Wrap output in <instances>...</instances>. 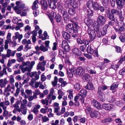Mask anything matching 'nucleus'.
<instances>
[{
  "label": "nucleus",
  "instance_id": "obj_7",
  "mask_svg": "<svg viewBox=\"0 0 125 125\" xmlns=\"http://www.w3.org/2000/svg\"><path fill=\"white\" fill-rule=\"evenodd\" d=\"M90 115L91 117H95L97 119L100 118L101 116L100 113L97 111H92L90 112Z\"/></svg>",
  "mask_w": 125,
  "mask_h": 125
},
{
  "label": "nucleus",
  "instance_id": "obj_42",
  "mask_svg": "<svg viewBox=\"0 0 125 125\" xmlns=\"http://www.w3.org/2000/svg\"><path fill=\"white\" fill-rule=\"evenodd\" d=\"M38 3L37 0H36L34 1L33 3L32 7V9H36L38 8V5L37 4Z\"/></svg>",
  "mask_w": 125,
  "mask_h": 125
},
{
  "label": "nucleus",
  "instance_id": "obj_1",
  "mask_svg": "<svg viewBox=\"0 0 125 125\" xmlns=\"http://www.w3.org/2000/svg\"><path fill=\"white\" fill-rule=\"evenodd\" d=\"M106 21L105 17L101 15L99 16L97 18V23H95L94 26V29L99 32V29L100 26L104 24Z\"/></svg>",
  "mask_w": 125,
  "mask_h": 125
},
{
  "label": "nucleus",
  "instance_id": "obj_49",
  "mask_svg": "<svg viewBox=\"0 0 125 125\" xmlns=\"http://www.w3.org/2000/svg\"><path fill=\"white\" fill-rule=\"evenodd\" d=\"M75 27H73L74 31L76 32H78L79 29L80 28V27L78 26L77 23H75L74 24Z\"/></svg>",
  "mask_w": 125,
  "mask_h": 125
},
{
  "label": "nucleus",
  "instance_id": "obj_33",
  "mask_svg": "<svg viewBox=\"0 0 125 125\" xmlns=\"http://www.w3.org/2000/svg\"><path fill=\"white\" fill-rule=\"evenodd\" d=\"M15 36L18 39L19 42H20L21 39L23 37L22 35L21 34H20L18 32H16L14 33Z\"/></svg>",
  "mask_w": 125,
  "mask_h": 125
},
{
  "label": "nucleus",
  "instance_id": "obj_62",
  "mask_svg": "<svg viewBox=\"0 0 125 125\" xmlns=\"http://www.w3.org/2000/svg\"><path fill=\"white\" fill-rule=\"evenodd\" d=\"M86 46L85 45H83L80 46V50L84 52H85L86 50Z\"/></svg>",
  "mask_w": 125,
  "mask_h": 125
},
{
  "label": "nucleus",
  "instance_id": "obj_13",
  "mask_svg": "<svg viewBox=\"0 0 125 125\" xmlns=\"http://www.w3.org/2000/svg\"><path fill=\"white\" fill-rule=\"evenodd\" d=\"M99 90L98 91V94L99 95V98L101 101L102 102H104L105 100V95L102 92L100 91V88H99Z\"/></svg>",
  "mask_w": 125,
  "mask_h": 125
},
{
  "label": "nucleus",
  "instance_id": "obj_12",
  "mask_svg": "<svg viewBox=\"0 0 125 125\" xmlns=\"http://www.w3.org/2000/svg\"><path fill=\"white\" fill-rule=\"evenodd\" d=\"M61 12L62 14L64 20L68 21L69 19V16L66 10L65 9L62 10Z\"/></svg>",
  "mask_w": 125,
  "mask_h": 125
},
{
  "label": "nucleus",
  "instance_id": "obj_34",
  "mask_svg": "<svg viewBox=\"0 0 125 125\" xmlns=\"http://www.w3.org/2000/svg\"><path fill=\"white\" fill-rule=\"evenodd\" d=\"M60 108V107H54V112L55 113H56V115H61Z\"/></svg>",
  "mask_w": 125,
  "mask_h": 125
},
{
  "label": "nucleus",
  "instance_id": "obj_46",
  "mask_svg": "<svg viewBox=\"0 0 125 125\" xmlns=\"http://www.w3.org/2000/svg\"><path fill=\"white\" fill-rule=\"evenodd\" d=\"M41 50L43 52L47 51L48 50V48L46 46H44L42 45H41Z\"/></svg>",
  "mask_w": 125,
  "mask_h": 125
},
{
  "label": "nucleus",
  "instance_id": "obj_15",
  "mask_svg": "<svg viewBox=\"0 0 125 125\" xmlns=\"http://www.w3.org/2000/svg\"><path fill=\"white\" fill-rule=\"evenodd\" d=\"M8 81L6 78L0 80V87L1 88L5 87L8 83Z\"/></svg>",
  "mask_w": 125,
  "mask_h": 125
},
{
  "label": "nucleus",
  "instance_id": "obj_38",
  "mask_svg": "<svg viewBox=\"0 0 125 125\" xmlns=\"http://www.w3.org/2000/svg\"><path fill=\"white\" fill-rule=\"evenodd\" d=\"M93 2L92 0L88 1L86 3V5L88 8H90L92 7Z\"/></svg>",
  "mask_w": 125,
  "mask_h": 125
},
{
  "label": "nucleus",
  "instance_id": "obj_52",
  "mask_svg": "<svg viewBox=\"0 0 125 125\" xmlns=\"http://www.w3.org/2000/svg\"><path fill=\"white\" fill-rule=\"evenodd\" d=\"M48 5L47 2L46 1H43L42 4V7L45 9H46L47 8Z\"/></svg>",
  "mask_w": 125,
  "mask_h": 125
},
{
  "label": "nucleus",
  "instance_id": "obj_17",
  "mask_svg": "<svg viewBox=\"0 0 125 125\" xmlns=\"http://www.w3.org/2000/svg\"><path fill=\"white\" fill-rule=\"evenodd\" d=\"M84 22L88 27L92 25L93 23V21L88 18H86L84 19Z\"/></svg>",
  "mask_w": 125,
  "mask_h": 125
},
{
  "label": "nucleus",
  "instance_id": "obj_5",
  "mask_svg": "<svg viewBox=\"0 0 125 125\" xmlns=\"http://www.w3.org/2000/svg\"><path fill=\"white\" fill-rule=\"evenodd\" d=\"M102 107L104 109L108 111L113 110L115 107L110 104L104 103L102 105Z\"/></svg>",
  "mask_w": 125,
  "mask_h": 125
},
{
  "label": "nucleus",
  "instance_id": "obj_45",
  "mask_svg": "<svg viewBox=\"0 0 125 125\" xmlns=\"http://www.w3.org/2000/svg\"><path fill=\"white\" fill-rule=\"evenodd\" d=\"M86 51H87L88 53L91 54H92L93 53V49H92L91 45L88 46Z\"/></svg>",
  "mask_w": 125,
  "mask_h": 125
},
{
  "label": "nucleus",
  "instance_id": "obj_37",
  "mask_svg": "<svg viewBox=\"0 0 125 125\" xmlns=\"http://www.w3.org/2000/svg\"><path fill=\"white\" fill-rule=\"evenodd\" d=\"M58 99L60 100L62 98V96L64 94L62 91L60 90H59L58 91Z\"/></svg>",
  "mask_w": 125,
  "mask_h": 125
},
{
  "label": "nucleus",
  "instance_id": "obj_57",
  "mask_svg": "<svg viewBox=\"0 0 125 125\" xmlns=\"http://www.w3.org/2000/svg\"><path fill=\"white\" fill-rule=\"evenodd\" d=\"M41 103L43 104H45L47 106L48 105V101L47 99H43L41 101Z\"/></svg>",
  "mask_w": 125,
  "mask_h": 125
},
{
  "label": "nucleus",
  "instance_id": "obj_40",
  "mask_svg": "<svg viewBox=\"0 0 125 125\" xmlns=\"http://www.w3.org/2000/svg\"><path fill=\"white\" fill-rule=\"evenodd\" d=\"M118 85V83H113L110 86V89H115L117 87Z\"/></svg>",
  "mask_w": 125,
  "mask_h": 125
},
{
  "label": "nucleus",
  "instance_id": "obj_8",
  "mask_svg": "<svg viewBox=\"0 0 125 125\" xmlns=\"http://www.w3.org/2000/svg\"><path fill=\"white\" fill-rule=\"evenodd\" d=\"M87 93V91L86 90L83 89H82L79 93V94L82 97L80 98V100L83 103H84V100L83 98L86 97Z\"/></svg>",
  "mask_w": 125,
  "mask_h": 125
},
{
  "label": "nucleus",
  "instance_id": "obj_3",
  "mask_svg": "<svg viewBox=\"0 0 125 125\" xmlns=\"http://www.w3.org/2000/svg\"><path fill=\"white\" fill-rule=\"evenodd\" d=\"M66 8H68L71 7L73 8H76L78 7L77 4L74 0H69L66 1L64 4Z\"/></svg>",
  "mask_w": 125,
  "mask_h": 125
},
{
  "label": "nucleus",
  "instance_id": "obj_23",
  "mask_svg": "<svg viewBox=\"0 0 125 125\" xmlns=\"http://www.w3.org/2000/svg\"><path fill=\"white\" fill-rule=\"evenodd\" d=\"M48 1L49 5L51 8L53 9L55 8L56 7L55 4L56 2L51 1V0H49Z\"/></svg>",
  "mask_w": 125,
  "mask_h": 125
},
{
  "label": "nucleus",
  "instance_id": "obj_41",
  "mask_svg": "<svg viewBox=\"0 0 125 125\" xmlns=\"http://www.w3.org/2000/svg\"><path fill=\"white\" fill-rule=\"evenodd\" d=\"M104 63L103 64L101 63V64H102V66H101L100 67V69L101 70H102L104 68V64L105 63H108L110 62V61L107 59H104Z\"/></svg>",
  "mask_w": 125,
  "mask_h": 125
},
{
  "label": "nucleus",
  "instance_id": "obj_39",
  "mask_svg": "<svg viewBox=\"0 0 125 125\" xmlns=\"http://www.w3.org/2000/svg\"><path fill=\"white\" fill-rule=\"evenodd\" d=\"M16 62V60L14 59H12L11 60H9L8 63L7 64V66L9 67H10L11 66V64H13L15 63Z\"/></svg>",
  "mask_w": 125,
  "mask_h": 125
},
{
  "label": "nucleus",
  "instance_id": "obj_55",
  "mask_svg": "<svg viewBox=\"0 0 125 125\" xmlns=\"http://www.w3.org/2000/svg\"><path fill=\"white\" fill-rule=\"evenodd\" d=\"M2 57L1 59V63L3 64H4V59H6L7 58V55L4 54H2Z\"/></svg>",
  "mask_w": 125,
  "mask_h": 125
},
{
  "label": "nucleus",
  "instance_id": "obj_48",
  "mask_svg": "<svg viewBox=\"0 0 125 125\" xmlns=\"http://www.w3.org/2000/svg\"><path fill=\"white\" fill-rule=\"evenodd\" d=\"M61 16L59 14H57L55 17V20L57 22H59L61 21Z\"/></svg>",
  "mask_w": 125,
  "mask_h": 125
},
{
  "label": "nucleus",
  "instance_id": "obj_50",
  "mask_svg": "<svg viewBox=\"0 0 125 125\" xmlns=\"http://www.w3.org/2000/svg\"><path fill=\"white\" fill-rule=\"evenodd\" d=\"M75 8H70L68 12L69 14L70 15H72L74 14L75 13V10H74V9Z\"/></svg>",
  "mask_w": 125,
  "mask_h": 125
},
{
  "label": "nucleus",
  "instance_id": "obj_14",
  "mask_svg": "<svg viewBox=\"0 0 125 125\" xmlns=\"http://www.w3.org/2000/svg\"><path fill=\"white\" fill-rule=\"evenodd\" d=\"M54 91L53 88H52L50 91V93L47 96V98L48 99H51V97H52V100H54L56 99V96L53 95Z\"/></svg>",
  "mask_w": 125,
  "mask_h": 125
},
{
  "label": "nucleus",
  "instance_id": "obj_18",
  "mask_svg": "<svg viewBox=\"0 0 125 125\" xmlns=\"http://www.w3.org/2000/svg\"><path fill=\"white\" fill-rule=\"evenodd\" d=\"M92 103L97 109H100L101 108V104L96 100H93L92 101Z\"/></svg>",
  "mask_w": 125,
  "mask_h": 125
},
{
  "label": "nucleus",
  "instance_id": "obj_21",
  "mask_svg": "<svg viewBox=\"0 0 125 125\" xmlns=\"http://www.w3.org/2000/svg\"><path fill=\"white\" fill-rule=\"evenodd\" d=\"M20 112H21L22 114L24 115H25L27 113V109L25 106L22 103L21 104L20 109Z\"/></svg>",
  "mask_w": 125,
  "mask_h": 125
},
{
  "label": "nucleus",
  "instance_id": "obj_64",
  "mask_svg": "<svg viewBox=\"0 0 125 125\" xmlns=\"http://www.w3.org/2000/svg\"><path fill=\"white\" fill-rule=\"evenodd\" d=\"M119 65V64H113L111 65V67L112 68L115 70L118 67Z\"/></svg>",
  "mask_w": 125,
  "mask_h": 125
},
{
  "label": "nucleus",
  "instance_id": "obj_44",
  "mask_svg": "<svg viewBox=\"0 0 125 125\" xmlns=\"http://www.w3.org/2000/svg\"><path fill=\"white\" fill-rule=\"evenodd\" d=\"M19 8L17 6H16L14 8V9L17 14L20 15L21 13V10L19 9Z\"/></svg>",
  "mask_w": 125,
  "mask_h": 125
},
{
  "label": "nucleus",
  "instance_id": "obj_60",
  "mask_svg": "<svg viewBox=\"0 0 125 125\" xmlns=\"http://www.w3.org/2000/svg\"><path fill=\"white\" fill-rule=\"evenodd\" d=\"M31 111L35 115H37L39 111L38 110L34 107L31 109Z\"/></svg>",
  "mask_w": 125,
  "mask_h": 125
},
{
  "label": "nucleus",
  "instance_id": "obj_54",
  "mask_svg": "<svg viewBox=\"0 0 125 125\" xmlns=\"http://www.w3.org/2000/svg\"><path fill=\"white\" fill-rule=\"evenodd\" d=\"M113 121V119L112 118L109 117L107 118L104 119L103 121V123L105 122H109L112 121Z\"/></svg>",
  "mask_w": 125,
  "mask_h": 125
},
{
  "label": "nucleus",
  "instance_id": "obj_61",
  "mask_svg": "<svg viewBox=\"0 0 125 125\" xmlns=\"http://www.w3.org/2000/svg\"><path fill=\"white\" fill-rule=\"evenodd\" d=\"M19 21V19L18 18L14 17L13 19L12 22L14 23L17 24Z\"/></svg>",
  "mask_w": 125,
  "mask_h": 125
},
{
  "label": "nucleus",
  "instance_id": "obj_28",
  "mask_svg": "<svg viewBox=\"0 0 125 125\" xmlns=\"http://www.w3.org/2000/svg\"><path fill=\"white\" fill-rule=\"evenodd\" d=\"M62 36L63 38L66 40H68L70 38V36L67 32H63L62 33Z\"/></svg>",
  "mask_w": 125,
  "mask_h": 125
},
{
  "label": "nucleus",
  "instance_id": "obj_6",
  "mask_svg": "<svg viewBox=\"0 0 125 125\" xmlns=\"http://www.w3.org/2000/svg\"><path fill=\"white\" fill-rule=\"evenodd\" d=\"M120 27L117 28L114 27V29L116 32L118 33H120L122 31H124L125 30V24L123 21H122L120 23Z\"/></svg>",
  "mask_w": 125,
  "mask_h": 125
},
{
  "label": "nucleus",
  "instance_id": "obj_20",
  "mask_svg": "<svg viewBox=\"0 0 125 125\" xmlns=\"http://www.w3.org/2000/svg\"><path fill=\"white\" fill-rule=\"evenodd\" d=\"M16 52V51H11V50L9 49H8L7 50V53L6 54L7 57H9L10 56H14Z\"/></svg>",
  "mask_w": 125,
  "mask_h": 125
},
{
  "label": "nucleus",
  "instance_id": "obj_16",
  "mask_svg": "<svg viewBox=\"0 0 125 125\" xmlns=\"http://www.w3.org/2000/svg\"><path fill=\"white\" fill-rule=\"evenodd\" d=\"M109 27L108 24H106L103 26L101 30V34L102 35H105L106 33L107 29Z\"/></svg>",
  "mask_w": 125,
  "mask_h": 125
},
{
  "label": "nucleus",
  "instance_id": "obj_56",
  "mask_svg": "<svg viewBox=\"0 0 125 125\" xmlns=\"http://www.w3.org/2000/svg\"><path fill=\"white\" fill-rule=\"evenodd\" d=\"M9 78L10 82L11 83H12L14 82L15 81L14 78V76L13 75H10L9 76Z\"/></svg>",
  "mask_w": 125,
  "mask_h": 125
},
{
  "label": "nucleus",
  "instance_id": "obj_19",
  "mask_svg": "<svg viewBox=\"0 0 125 125\" xmlns=\"http://www.w3.org/2000/svg\"><path fill=\"white\" fill-rule=\"evenodd\" d=\"M15 87L17 88L16 90V92L14 93V95L16 97L18 96L20 92V88L19 87V83L18 82H16L15 83Z\"/></svg>",
  "mask_w": 125,
  "mask_h": 125
},
{
  "label": "nucleus",
  "instance_id": "obj_4",
  "mask_svg": "<svg viewBox=\"0 0 125 125\" xmlns=\"http://www.w3.org/2000/svg\"><path fill=\"white\" fill-rule=\"evenodd\" d=\"M87 32L89 35L90 40L91 41H93L95 39L96 34L94 30L89 28L87 30Z\"/></svg>",
  "mask_w": 125,
  "mask_h": 125
},
{
  "label": "nucleus",
  "instance_id": "obj_59",
  "mask_svg": "<svg viewBox=\"0 0 125 125\" xmlns=\"http://www.w3.org/2000/svg\"><path fill=\"white\" fill-rule=\"evenodd\" d=\"M115 49L117 53H121L122 52V49L121 47L117 46H116Z\"/></svg>",
  "mask_w": 125,
  "mask_h": 125
},
{
  "label": "nucleus",
  "instance_id": "obj_2",
  "mask_svg": "<svg viewBox=\"0 0 125 125\" xmlns=\"http://www.w3.org/2000/svg\"><path fill=\"white\" fill-rule=\"evenodd\" d=\"M34 61H32L31 63L29 62H24L23 64L24 66H25L24 68L21 69V71L22 73H24L26 71L30 72L33 67V66L35 64Z\"/></svg>",
  "mask_w": 125,
  "mask_h": 125
},
{
  "label": "nucleus",
  "instance_id": "obj_32",
  "mask_svg": "<svg viewBox=\"0 0 125 125\" xmlns=\"http://www.w3.org/2000/svg\"><path fill=\"white\" fill-rule=\"evenodd\" d=\"M37 70L41 69L42 71H44L45 70L44 66L42 65L41 62H39L37 65Z\"/></svg>",
  "mask_w": 125,
  "mask_h": 125
},
{
  "label": "nucleus",
  "instance_id": "obj_36",
  "mask_svg": "<svg viewBox=\"0 0 125 125\" xmlns=\"http://www.w3.org/2000/svg\"><path fill=\"white\" fill-rule=\"evenodd\" d=\"M73 52L77 56L80 55L81 54L80 52L77 48H75L73 50Z\"/></svg>",
  "mask_w": 125,
  "mask_h": 125
},
{
  "label": "nucleus",
  "instance_id": "obj_25",
  "mask_svg": "<svg viewBox=\"0 0 125 125\" xmlns=\"http://www.w3.org/2000/svg\"><path fill=\"white\" fill-rule=\"evenodd\" d=\"M118 8L120 9L122 8L123 7V4L122 0H116V1Z\"/></svg>",
  "mask_w": 125,
  "mask_h": 125
},
{
  "label": "nucleus",
  "instance_id": "obj_63",
  "mask_svg": "<svg viewBox=\"0 0 125 125\" xmlns=\"http://www.w3.org/2000/svg\"><path fill=\"white\" fill-rule=\"evenodd\" d=\"M119 39L120 41L122 42H125V37L122 35L120 36L119 37Z\"/></svg>",
  "mask_w": 125,
  "mask_h": 125
},
{
  "label": "nucleus",
  "instance_id": "obj_53",
  "mask_svg": "<svg viewBox=\"0 0 125 125\" xmlns=\"http://www.w3.org/2000/svg\"><path fill=\"white\" fill-rule=\"evenodd\" d=\"M5 103L4 102H2L0 103V106L2 107L3 110L6 109L7 107L5 105Z\"/></svg>",
  "mask_w": 125,
  "mask_h": 125
},
{
  "label": "nucleus",
  "instance_id": "obj_31",
  "mask_svg": "<svg viewBox=\"0 0 125 125\" xmlns=\"http://www.w3.org/2000/svg\"><path fill=\"white\" fill-rule=\"evenodd\" d=\"M42 40H45L47 39H48L49 36L48 35L46 31L44 32L43 35L40 37Z\"/></svg>",
  "mask_w": 125,
  "mask_h": 125
},
{
  "label": "nucleus",
  "instance_id": "obj_51",
  "mask_svg": "<svg viewBox=\"0 0 125 125\" xmlns=\"http://www.w3.org/2000/svg\"><path fill=\"white\" fill-rule=\"evenodd\" d=\"M100 88V91L101 92H102V89L104 90H106L107 89V86L104 85H102L101 86H99L98 87V91L99 90V88Z\"/></svg>",
  "mask_w": 125,
  "mask_h": 125
},
{
  "label": "nucleus",
  "instance_id": "obj_11",
  "mask_svg": "<svg viewBox=\"0 0 125 125\" xmlns=\"http://www.w3.org/2000/svg\"><path fill=\"white\" fill-rule=\"evenodd\" d=\"M62 47L64 50L67 51H68L70 49L68 45L67 42L65 40L63 41L62 44Z\"/></svg>",
  "mask_w": 125,
  "mask_h": 125
},
{
  "label": "nucleus",
  "instance_id": "obj_29",
  "mask_svg": "<svg viewBox=\"0 0 125 125\" xmlns=\"http://www.w3.org/2000/svg\"><path fill=\"white\" fill-rule=\"evenodd\" d=\"M99 5L97 2H93L92 7L94 10H98L99 9Z\"/></svg>",
  "mask_w": 125,
  "mask_h": 125
},
{
  "label": "nucleus",
  "instance_id": "obj_47",
  "mask_svg": "<svg viewBox=\"0 0 125 125\" xmlns=\"http://www.w3.org/2000/svg\"><path fill=\"white\" fill-rule=\"evenodd\" d=\"M7 74V73L6 70V68L4 67L2 70L0 72V76L2 77L3 75L4 74L6 75Z\"/></svg>",
  "mask_w": 125,
  "mask_h": 125
},
{
  "label": "nucleus",
  "instance_id": "obj_26",
  "mask_svg": "<svg viewBox=\"0 0 125 125\" xmlns=\"http://www.w3.org/2000/svg\"><path fill=\"white\" fill-rule=\"evenodd\" d=\"M30 76L33 78L35 77V79L37 80H38L39 78V76L37 74V73L36 72H33L30 73Z\"/></svg>",
  "mask_w": 125,
  "mask_h": 125
},
{
  "label": "nucleus",
  "instance_id": "obj_30",
  "mask_svg": "<svg viewBox=\"0 0 125 125\" xmlns=\"http://www.w3.org/2000/svg\"><path fill=\"white\" fill-rule=\"evenodd\" d=\"M85 88L86 89L89 90H92L94 89V87L91 83H89L85 86Z\"/></svg>",
  "mask_w": 125,
  "mask_h": 125
},
{
  "label": "nucleus",
  "instance_id": "obj_35",
  "mask_svg": "<svg viewBox=\"0 0 125 125\" xmlns=\"http://www.w3.org/2000/svg\"><path fill=\"white\" fill-rule=\"evenodd\" d=\"M87 13L88 17H90L92 16L93 15V11L90 8L87 9Z\"/></svg>",
  "mask_w": 125,
  "mask_h": 125
},
{
  "label": "nucleus",
  "instance_id": "obj_58",
  "mask_svg": "<svg viewBox=\"0 0 125 125\" xmlns=\"http://www.w3.org/2000/svg\"><path fill=\"white\" fill-rule=\"evenodd\" d=\"M74 88L76 90H79L81 88L80 86L79 83L75 84L74 85Z\"/></svg>",
  "mask_w": 125,
  "mask_h": 125
},
{
  "label": "nucleus",
  "instance_id": "obj_24",
  "mask_svg": "<svg viewBox=\"0 0 125 125\" xmlns=\"http://www.w3.org/2000/svg\"><path fill=\"white\" fill-rule=\"evenodd\" d=\"M15 88V87L14 86H13L12 87L10 84H8L7 85V87L5 89L4 92L6 93L7 92H10L11 89L14 90Z\"/></svg>",
  "mask_w": 125,
  "mask_h": 125
},
{
  "label": "nucleus",
  "instance_id": "obj_27",
  "mask_svg": "<svg viewBox=\"0 0 125 125\" xmlns=\"http://www.w3.org/2000/svg\"><path fill=\"white\" fill-rule=\"evenodd\" d=\"M67 92L69 99L70 100L73 99V90L71 89H70L68 90Z\"/></svg>",
  "mask_w": 125,
  "mask_h": 125
},
{
  "label": "nucleus",
  "instance_id": "obj_9",
  "mask_svg": "<svg viewBox=\"0 0 125 125\" xmlns=\"http://www.w3.org/2000/svg\"><path fill=\"white\" fill-rule=\"evenodd\" d=\"M66 31L70 33H72L74 31L73 25L71 23H69L65 26Z\"/></svg>",
  "mask_w": 125,
  "mask_h": 125
},
{
  "label": "nucleus",
  "instance_id": "obj_43",
  "mask_svg": "<svg viewBox=\"0 0 125 125\" xmlns=\"http://www.w3.org/2000/svg\"><path fill=\"white\" fill-rule=\"evenodd\" d=\"M13 107H14L15 109L13 111L15 110H16L18 112H20V110L19 106L17 102H16L15 103L13 104Z\"/></svg>",
  "mask_w": 125,
  "mask_h": 125
},
{
  "label": "nucleus",
  "instance_id": "obj_22",
  "mask_svg": "<svg viewBox=\"0 0 125 125\" xmlns=\"http://www.w3.org/2000/svg\"><path fill=\"white\" fill-rule=\"evenodd\" d=\"M122 12L121 10H118L116 9H113L111 11V13L114 15H119Z\"/></svg>",
  "mask_w": 125,
  "mask_h": 125
},
{
  "label": "nucleus",
  "instance_id": "obj_10",
  "mask_svg": "<svg viewBox=\"0 0 125 125\" xmlns=\"http://www.w3.org/2000/svg\"><path fill=\"white\" fill-rule=\"evenodd\" d=\"M84 73V70L82 67H80L76 69L75 74L77 75L82 76Z\"/></svg>",
  "mask_w": 125,
  "mask_h": 125
}]
</instances>
